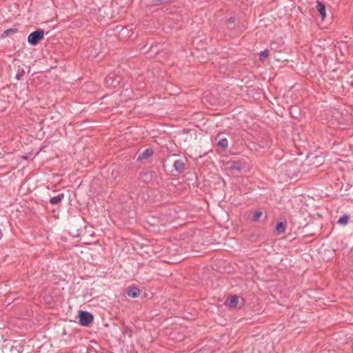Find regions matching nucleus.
Here are the masks:
<instances>
[{
  "mask_svg": "<svg viewBox=\"0 0 353 353\" xmlns=\"http://www.w3.org/2000/svg\"><path fill=\"white\" fill-rule=\"evenodd\" d=\"M79 319V324L82 326H88L94 321V316L92 314L88 312L80 310L78 313Z\"/></svg>",
  "mask_w": 353,
  "mask_h": 353,
  "instance_id": "nucleus-1",
  "label": "nucleus"
},
{
  "mask_svg": "<svg viewBox=\"0 0 353 353\" xmlns=\"http://www.w3.org/2000/svg\"><path fill=\"white\" fill-rule=\"evenodd\" d=\"M44 31L39 29L30 33L28 37V41L32 45H37L43 38Z\"/></svg>",
  "mask_w": 353,
  "mask_h": 353,
  "instance_id": "nucleus-2",
  "label": "nucleus"
},
{
  "mask_svg": "<svg viewBox=\"0 0 353 353\" xmlns=\"http://www.w3.org/2000/svg\"><path fill=\"white\" fill-rule=\"evenodd\" d=\"M120 82V77L115 73H110L105 79V83L108 87L116 88Z\"/></svg>",
  "mask_w": 353,
  "mask_h": 353,
  "instance_id": "nucleus-3",
  "label": "nucleus"
},
{
  "mask_svg": "<svg viewBox=\"0 0 353 353\" xmlns=\"http://www.w3.org/2000/svg\"><path fill=\"white\" fill-rule=\"evenodd\" d=\"M153 154V150L151 148L144 150L142 152H140L137 157L138 161H143L150 158Z\"/></svg>",
  "mask_w": 353,
  "mask_h": 353,
  "instance_id": "nucleus-4",
  "label": "nucleus"
},
{
  "mask_svg": "<svg viewBox=\"0 0 353 353\" xmlns=\"http://www.w3.org/2000/svg\"><path fill=\"white\" fill-rule=\"evenodd\" d=\"M225 165L226 169L230 170L232 172H240L241 170V163L237 161H228L225 163Z\"/></svg>",
  "mask_w": 353,
  "mask_h": 353,
  "instance_id": "nucleus-5",
  "label": "nucleus"
},
{
  "mask_svg": "<svg viewBox=\"0 0 353 353\" xmlns=\"http://www.w3.org/2000/svg\"><path fill=\"white\" fill-rule=\"evenodd\" d=\"M185 159H177L175 160L173 163L174 167L178 172H181L183 171L185 165Z\"/></svg>",
  "mask_w": 353,
  "mask_h": 353,
  "instance_id": "nucleus-6",
  "label": "nucleus"
},
{
  "mask_svg": "<svg viewBox=\"0 0 353 353\" xmlns=\"http://www.w3.org/2000/svg\"><path fill=\"white\" fill-rule=\"evenodd\" d=\"M216 141H217V146L223 151L225 150L228 145V142L227 139L225 138H221V137H217L216 139Z\"/></svg>",
  "mask_w": 353,
  "mask_h": 353,
  "instance_id": "nucleus-7",
  "label": "nucleus"
},
{
  "mask_svg": "<svg viewBox=\"0 0 353 353\" xmlns=\"http://www.w3.org/2000/svg\"><path fill=\"white\" fill-rule=\"evenodd\" d=\"M237 304L238 297L236 296H232L229 297L225 302V305L230 307H234Z\"/></svg>",
  "mask_w": 353,
  "mask_h": 353,
  "instance_id": "nucleus-8",
  "label": "nucleus"
},
{
  "mask_svg": "<svg viewBox=\"0 0 353 353\" xmlns=\"http://www.w3.org/2000/svg\"><path fill=\"white\" fill-rule=\"evenodd\" d=\"M316 9L321 16L322 19H324L326 17V10L325 6L320 1H317Z\"/></svg>",
  "mask_w": 353,
  "mask_h": 353,
  "instance_id": "nucleus-9",
  "label": "nucleus"
},
{
  "mask_svg": "<svg viewBox=\"0 0 353 353\" xmlns=\"http://www.w3.org/2000/svg\"><path fill=\"white\" fill-rule=\"evenodd\" d=\"M128 295L132 298L138 297L141 292L140 290L137 288H131L128 290Z\"/></svg>",
  "mask_w": 353,
  "mask_h": 353,
  "instance_id": "nucleus-10",
  "label": "nucleus"
},
{
  "mask_svg": "<svg viewBox=\"0 0 353 353\" xmlns=\"http://www.w3.org/2000/svg\"><path fill=\"white\" fill-rule=\"evenodd\" d=\"M64 197V194H60L56 196H54L52 198L50 199V203L53 204V205H57L58 203H59L62 199H63Z\"/></svg>",
  "mask_w": 353,
  "mask_h": 353,
  "instance_id": "nucleus-11",
  "label": "nucleus"
},
{
  "mask_svg": "<svg viewBox=\"0 0 353 353\" xmlns=\"http://www.w3.org/2000/svg\"><path fill=\"white\" fill-rule=\"evenodd\" d=\"M285 229V227L283 223L280 222L276 224V230L279 234H281V233L284 232Z\"/></svg>",
  "mask_w": 353,
  "mask_h": 353,
  "instance_id": "nucleus-12",
  "label": "nucleus"
},
{
  "mask_svg": "<svg viewBox=\"0 0 353 353\" xmlns=\"http://www.w3.org/2000/svg\"><path fill=\"white\" fill-rule=\"evenodd\" d=\"M348 220H349V216L347 215H344L339 219L338 223L341 225H345L347 223Z\"/></svg>",
  "mask_w": 353,
  "mask_h": 353,
  "instance_id": "nucleus-13",
  "label": "nucleus"
},
{
  "mask_svg": "<svg viewBox=\"0 0 353 353\" xmlns=\"http://www.w3.org/2000/svg\"><path fill=\"white\" fill-rule=\"evenodd\" d=\"M262 212L261 211H256L253 214V216H252V219L254 221H258L260 218L262 216Z\"/></svg>",
  "mask_w": 353,
  "mask_h": 353,
  "instance_id": "nucleus-14",
  "label": "nucleus"
},
{
  "mask_svg": "<svg viewBox=\"0 0 353 353\" xmlns=\"http://www.w3.org/2000/svg\"><path fill=\"white\" fill-rule=\"evenodd\" d=\"M269 52H270L268 50H265L261 52L260 54V59L264 60L266 57H268L269 56Z\"/></svg>",
  "mask_w": 353,
  "mask_h": 353,
  "instance_id": "nucleus-15",
  "label": "nucleus"
},
{
  "mask_svg": "<svg viewBox=\"0 0 353 353\" xmlns=\"http://www.w3.org/2000/svg\"><path fill=\"white\" fill-rule=\"evenodd\" d=\"M11 32H14V30H12V29H9V30H7L6 31L4 32V34L8 35V33H11Z\"/></svg>",
  "mask_w": 353,
  "mask_h": 353,
  "instance_id": "nucleus-16",
  "label": "nucleus"
},
{
  "mask_svg": "<svg viewBox=\"0 0 353 353\" xmlns=\"http://www.w3.org/2000/svg\"><path fill=\"white\" fill-rule=\"evenodd\" d=\"M170 0H154L157 3H161L163 1H169Z\"/></svg>",
  "mask_w": 353,
  "mask_h": 353,
  "instance_id": "nucleus-17",
  "label": "nucleus"
},
{
  "mask_svg": "<svg viewBox=\"0 0 353 353\" xmlns=\"http://www.w3.org/2000/svg\"><path fill=\"white\" fill-rule=\"evenodd\" d=\"M228 21H229V23H234V18H230V19L228 20Z\"/></svg>",
  "mask_w": 353,
  "mask_h": 353,
  "instance_id": "nucleus-18",
  "label": "nucleus"
},
{
  "mask_svg": "<svg viewBox=\"0 0 353 353\" xmlns=\"http://www.w3.org/2000/svg\"><path fill=\"white\" fill-rule=\"evenodd\" d=\"M20 75H21V74H17V76H16V77H17L18 79H19V78H20Z\"/></svg>",
  "mask_w": 353,
  "mask_h": 353,
  "instance_id": "nucleus-19",
  "label": "nucleus"
}]
</instances>
